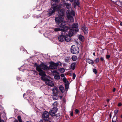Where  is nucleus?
Returning <instances> with one entry per match:
<instances>
[{
  "instance_id": "obj_1",
  "label": "nucleus",
  "mask_w": 122,
  "mask_h": 122,
  "mask_svg": "<svg viewBox=\"0 0 122 122\" xmlns=\"http://www.w3.org/2000/svg\"><path fill=\"white\" fill-rule=\"evenodd\" d=\"M35 65L36 67V70L39 72V75L41 76V79L45 81L46 84L51 86H54L53 82L49 80L47 77L45 72L42 70V69L45 70H48L49 69L48 67L43 63L39 65L35 63Z\"/></svg>"
},
{
  "instance_id": "obj_2",
  "label": "nucleus",
  "mask_w": 122,
  "mask_h": 122,
  "mask_svg": "<svg viewBox=\"0 0 122 122\" xmlns=\"http://www.w3.org/2000/svg\"><path fill=\"white\" fill-rule=\"evenodd\" d=\"M63 5L68 9L66 11V14L69 20L71 22H73L74 20L73 17L75 16V14L74 11L72 10L71 4L65 2Z\"/></svg>"
},
{
  "instance_id": "obj_3",
  "label": "nucleus",
  "mask_w": 122,
  "mask_h": 122,
  "mask_svg": "<svg viewBox=\"0 0 122 122\" xmlns=\"http://www.w3.org/2000/svg\"><path fill=\"white\" fill-rule=\"evenodd\" d=\"M55 21L56 23H61L60 25L64 26L66 23V21L64 20L63 17L62 16H60L58 15V17H55Z\"/></svg>"
},
{
  "instance_id": "obj_4",
  "label": "nucleus",
  "mask_w": 122,
  "mask_h": 122,
  "mask_svg": "<svg viewBox=\"0 0 122 122\" xmlns=\"http://www.w3.org/2000/svg\"><path fill=\"white\" fill-rule=\"evenodd\" d=\"M69 27L67 26H64L62 25H60L58 28H56L54 29L55 31H62V34H65L64 33L66 32V31L68 30Z\"/></svg>"
},
{
  "instance_id": "obj_5",
  "label": "nucleus",
  "mask_w": 122,
  "mask_h": 122,
  "mask_svg": "<svg viewBox=\"0 0 122 122\" xmlns=\"http://www.w3.org/2000/svg\"><path fill=\"white\" fill-rule=\"evenodd\" d=\"M49 113L46 111H45L42 114V117L43 119L45 121H48V122L49 121H50L51 122H51V121L50 120L49 118Z\"/></svg>"
},
{
  "instance_id": "obj_6",
  "label": "nucleus",
  "mask_w": 122,
  "mask_h": 122,
  "mask_svg": "<svg viewBox=\"0 0 122 122\" xmlns=\"http://www.w3.org/2000/svg\"><path fill=\"white\" fill-rule=\"evenodd\" d=\"M71 49V52L73 54H76L79 52V48L73 45L72 46Z\"/></svg>"
},
{
  "instance_id": "obj_7",
  "label": "nucleus",
  "mask_w": 122,
  "mask_h": 122,
  "mask_svg": "<svg viewBox=\"0 0 122 122\" xmlns=\"http://www.w3.org/2000/svg\"><path fill=\"white\" fill-rule=\"evenodd\" d=\"M56 10V8L55 7H51L47 11L48 14L49 16H50L54 14Z\"/></svg>"
},
{
  "instance_id": "obj_8",
  "label": "nucleus",
  "mask_w": 122,
  "mask_h": 122,
  "mask_svg": "<svg viewBox=\"0 0 122 122\" xmlns=\"http://www.w3.org/2000/svg\"><path fill=\"white\" fill-rule=\"evenodd\" d=\"M57 110V108L56 107H54L50 111V113L51 116H54Z\"/></svg>"
},
{
  "instance_id": "obj_9",
  "label": "nucleus",
  "mask_w": 122,
  "mask_h": 122,
  "mask_svg": "<svg viewBox=\"0 0 122 122\" xmlns=\"http://www.w3.org/2000/svg\"><path fill=\"white\" fill-rule=\"evenodd\" d=\"M67 32H68V31L67 32V31H66V32L64 33L65 34L64 35V34H63V35L62 34L61 35L59 36L58 39L60 42H63L65 40V37L66 36L65 34H67Z\"/></svg>"
},
{
  "instance_id": "obj_10",
  "label": "nucleus",
  "mask_w": 122,
  "mask_h": 122,
  "mask_svg": "<svg viewBox=\"0 0 122 122\" xmlns=\"http://www.w3.org/2000/svg\"><path fill=\"white\" fill-rule=\"evenodd\" d=\"M72 29H73V31H75L76 32H78V31L79 29L77 28V23L74 24L72 25Z\"/></svg>"
},
{
  "instance_id": "obj_11",
  "label": "nucleus",
  "mask_w": 122,
  "mask_h": 122,
  "mask_svg": "<svg viewBox=\"0 0 122 122\" xmlns=\"http://www.w3.org/2000/svg\"><path fill=\"white\" fill-rule=\"evenodd\" d=\"M48 67L49 69H49V68L51 69H55L57 68V65L56 63L52 62L50 64L49 66V67Z\"/></svg>"
},
{
  "instance_id": "obj_12",
  "label": "nucleus",
  "mask_w": 122,
  "mask_h": 122,
  "mask_svg": "<svg viewBox=\"0 0 122 122\" xmlns=\"http://www.w3.org/2000/svg\"><path fill=\"white\" fill-rule=\"evenodd\" d=\"M65 12V10L64 9H61L58 11V12L59 15L60 16H62L63 17V15Z\"/></svg>"
},
{
  "instance_id": "obj_13",
  "label": "nucleus",
  "mask_w": 122,
  "mask_h": 122,
  "mask_svg": "<svg viewBox=\"0 0 122 122\" xmlns=\"http://www.w3.org/2000/svg\"><path fill=\"white\" fill-rule=\"evenodd\" d=\"M65 39L66 41L67 42H69L71 41V36H69L68 34H65Z\"/></svg>"
},
{
  "instance_id": "obj_14",
  "label": "nucleus",
  "mask_w": 122,
  "mask_h": 122,
  "mask_svg": "<svg viewBox=\"0 0 122 122\" xmlns=\"http://www.w3.org/2000/svg\"><path fill=\"white\" fill-rule=\"evenodd\" d=\"M81 28L85 34H87L88 30V29L87 27L84 26L82 27Z\"/></svg>"
},
{
  "instance_id": "obj_15",
  "label": "nucleus",
  "mask_w": 122,
  "mask_h": 122,
  "mask_svg": "<svg viewBox=\"0 0 122 122\" xmlns=\"http://www.w3.org/2000/svg\"><path fill=\"white\" fill-rule=\"evenodd\" d=\"M74 31H73V30L72 29L69 30L68 32V34L69 36H73V32Z\"/></svg>"
},
{
  "instance_id": "obj_16",
  "label": "nucleus",
  "mask_w": 122,
  "mask_h": 122,
  "mask_svg": "<svg viewBox=\"0 0 122 122\" xmlns=\"http://www.w3.org/2000/svg\"><path fill=\"white\" fill-rule=\"evenodd\" d=\"M76 64V63H73L71 64L70 67V69L74 70L75 68Z\"/></svg>"
},
{
  "instance_id": "obj_17",
  "label": "nucleus",
  "mask_w": 122,
  "mask_h": 122,
  "mask_svg": "<svg viewBox=\"0 0 122 122\" xmlns=\"http://www.w3.org/2000/svg\"><path fill=\"white\" fill-rule=\"evenodd\" d=\"M74 3L73 4V5L75 7H76L77 5L78 6H79V1L78 0H74Z\"/></svg>"
},
{
  "instance_id": "obj_18",
  "label": "nucleus",
  "mask_w": 122,
  "mask_h": 122,
  "mask_svg": "<svg viewBox=\"0 0 122 122\" xmlns=\"http://www.w3.org/2000/svg\"><path fill=\"white\" fill-rule=\"evenodd\" d=\"M86 62L90 64H93L94 63L93 61L90 59H88L86 60Z\"/></svg>"
},
{
  "instance_id": "obj_19",
  "label": "nucleus",
  "mask_w": 122,
  "mask_h": 122,
  "mask_svg": "<svg viewBox=\"0 0 122 122\" xmlns=\"http://www.w3.org/2000/svg\"><path fill=\"white\" fill-rule=\"evenodd\" d=\"M59 88L60 90L62 93H63L64 92L65 89L64 87L62 86H60Z\"/></svg>"
},
{
  "instance_id": "obj_20",
  "label": "nucleus",
  "mask_w": 122,
  "mask_h": 122,
  "mask_svg": "<svg viewBox=\"0 0 122 122\" xmlns=\"http://www.w3.org/2000/svg\"><path fill=\"white\" fill-rule=\"evenodd\" d=\"M53 93H57L58 92V90L56 87H55L52 89Z\"/></svg>"
},
{
  "instance_id": "obj_21",
  "label": "nucleus",
  "mask_w": 122,
  "mask_h": 122,
  "mask_svg": "<svg viewBox=\"0 0 122 122\" xmlns=\"http://www.w3.org/2000/svg\"><path fill=\"white\" fill-rule=\"evenodd\" d=\"M62 6V5L61 4H60L57 6H54V7H56V10H57L58 11L60 10V9L61 8Z\"/></svg>"
},
{
  "instance_id": "obj_22",
  "label": "nucleus",
  "mask_w": 122,
  "mask_h": 122,
  "mask_svg": "<svg viewBox=\"0 0 122 122\" xmlns=\"http://www.w3.org/2000/svg\"><path fill=\"white\" fill-rule=\"evenodd\" d=\"M79 39L81 41H83L84 40V37L80 35L79 36Z\"/></svg>"
},
{
  "instance_id": "obj_23",
  "label": "nucleus",
  "mask_w": 122,
  "mask_h": 122,
  "mask_svg": "<svg viewBox=\"0 0 122 122\" xmlns=\"http://www.w3.org/2000/svg\"><path fill=\"white\" fill-rule=\"evenodd\" d=\"M71 59L73 61H75L77 60V56H73L72 57Z\"/></svg>"
},
{
  "instance_id": "obj_24",
  "label": "nucleus",
  "mask_w": 122,
  "mask_h": 122,
  "mask_svg": "<svg viewBox=\"0 0 122 122\" xmlns=\"http://www.w3.org/2000/svg\"><path fill=\"white\" fill-rule=\"evenodd\" d=\"M117 119V117L114 116L112 119V122H116Z\"/></svg>"
},
{
  "instance_id": "obj_25",
  "label": "nucleus",
  "mask_w": 122,
  "mask_h": 122,
  "mask_svg": "<svg viewBox=\"0 0 122 122\" xmlns=\"http://www.w3.org/2000/svg\"><path fill=\"white\" fill-rule=\"evenodd\" d=\"M66 90L67 91L69 88V85L68 84L66 83L65 84Z\"/></svg>"
},
{
  "instance_id": "obj_26",
  "label": "nucleus",
  "mask_w": 122,
  "mask_h": 122,
  "mask_svg": "<svg viewBox=\"0 0 122 122\" xmlns=\"http://www.w3.org/2000/svg\"><path fill=\"white\" fill-rule=\"evenodd\" d=\"M59 71L62 73H63L65 71V70L64 68H61L59 69Z\"/></svg>"
},
{
  "instance_id": "obj_27",
  "label": "nucleus",
  "mask_w": 122,
  "mask_h": 122,
  "mask_svg": "<svg viewBox=\"0 0 122 122\" xmlns=\"http://www.w3.org/2000/svg\"><path fill=\"white\" fill-rule=\"evenodd\" d=\"M54 78L56 79H59L60 78V76L58 75L55 76Z\"/></svg>"
},
{
  "instance_id": "obj_28",
  "label": "nucleus",
  "mask_w": 122,
  "mask_h": 122,
  "mask_svg": "<svg viewBox=\"0 0 122 122\" xmlns=\"http://www.w3.org/2000/svg\"><path fill=\"white\" fill-rule=\"evenodd\" d=\"M17 118L19 122H22V121L21 119V117L20 116H18L17 117Z\"/></svg>"
},
{
  "instance_id": "obj_29",
  "label": "nucleus",
  "mask_w": 122,
  "mask_h": 122,
  "mask_svg": "<svg viewBox=\"0 0 122 122\" xmlns=\"http://www.w3.org/2000/svg\"><path fill=\"white\" fill-rule=\"evenodd\" d=\"M62 80L65 83H67L68 82L67 80H66V78L65 77L63 78Z\"/></svg>"
},
{
  "instance_id": "obj_30",
  "label": "nucleus",
  "mask_w": 122,
  "mask_h": 122,
  "mask_svg": "<svg viewBox=\"0 0 122 122\" xmlns=\"http://www.w3.org/2000/svg\"><path fill=\"white\" fill-rule=\"evenodd\" d=\"M57 101H55L53 103V106H54V107H56L57 106Z\"/></svg>"
},
{
  "instance_id": "obj_31",
  "label": "nucleus",
  "mask_w": 122,
  "mask_h": 122,
  "mask_svg": "<svg viewBox=\"0 0 122 122\" xmlns=\"http://www.w3.org/2000/svg\"><path fill=\"white\" fill-rule=\"evenodd\" d=\"M53 99L54 100H56L58 99V96H56V97H53Z\"/></svg>"
},
{
  "instance_id": "obj_32",
  "label": "nucleus",
  "mask_w": 122,
  "mask_h": 122,
  "mask_svg": "<svg viewBox=\"0 0 122 122\" xmlns=\"http://www.w3.org/2000/svg\"><path fill=\"white\" fill-rule=\"evenodd\" d=\"M56 64L57 65V67L58 65L61 66V63L60 62H58Z\"/></svg>"
},
{
  "instance_id": "obj_33",
  "label": "nucleus",
  "mask_w": 122,
  "mask_h": 122,
  "mask_svg": "<svg viewBox=\"0 0 122 122\" xmlns=\"http://www.w3.org/2000/svg\"><path fill=\"white\" fill-rule=\"evenodd\" d=\"M118 110H115L114 111L115 114L116 115L117 114V113L118 112Z\"/></svg>"
},
{
  "instance_id": "obj_34",
  "label": "nucleus",
  "mask_w": 122,
  "mask_h": 122,
  "mask_svg": "<svg viewBox=\"0 0 122 122\" xmlns=\"http://www.w3.org/2000/svg\"><path fill=\"white\" fill-rule=\"evenodd\" d=\"M31 71V73H33L34 74L36 73V71Z\"/></svg>"
},
{
  "instance_id": "obj_35",
  "label": "nucleus",
  "mask_w": 122,
  "mask_h": 122,
  "mask_svg": "<svg viewBox=\"0 0 122 122\" xmlns=\"http://www.w3.org/2000/svg\"><path fill=\"white\" fill-rule=\"evenodd\" d=\"M99 58H96L95 60V61L96 62H99Z\"/></svg>"
},
{
  "instance_id": "obj_36",
  "label": "nucleus",
  "mask_w": 122,
  "mask_h": 122,
  "mask_svg": "<svg viewBox=\"0 0 122 122\" xmlns=\"http://www.w3.org/2000/svg\"><path fill=\"white\" fill-rule=\"evenodd\" d=\"M53 93V97H56V96H57V93Z\"/></svg>"
},
{
  "instance_id": "obj_37",
  "label": "nucleus",
  "mask_w": 122,
  "mask_h": 122,
  "mask_svg": "<svg viewBox=\"0 0 122 122\" xmlns=\"http://www.w3.org/2000/svg\"><path fill=\"white\" fill-rule=\"evenodd\" d=\"M76 77V75L75 74V73H73V79H74Z\"/></svg>"
},
{
  "instance_id": "obj_38",
  "label": "nucleus",
  "mask_w": 122,
  "mask_h": 122,
  "mask_svg": "<svg viewBox=\"0 0 122 122\" xmlns=\"http://www.w3.org/2000/svg\"><path fill=\"white\" fill-rule=\"evenodd\" d=\"M93 71L95 73H97V70L95 69H94L93 70Z\"/></svg>"
},
{
  "instance_id": "obj_39",
  "label": "nucleus",
  "mask_w": 122,
  "mask_h": 122,
  "mask_svg": "<svg viewBox=\"0 0 122 122\" xmlns=\"http://www.w3.org/2000/svg\"><path fill=\"white\" fill-rule=\"evenodd\" d=\"M100 59L102 61H105L104 60V58L103 57H100Z\"/></svg>"
},
{
  "instance_id": "obj_40",
  "label": "nucleus",
  "mask_w": 122,
  "mask_h": 122,
  "mask_svg": "<svg viewBox=\"0 0 122 122\" xmlns=\"http://www.w3.org/2000/svg\"><path fill=\"white\" fill-rule=\"evenodd\" d=\"M61 76L62 77H65V75L64 74H62L61 75Z\"/></svg>"
},
{
  "instance_id": "obj_41",
  "label": "nucleus",
  "mask_w": 122,
  "mask_h": 122,
  "mask_svg": "<svg viewBox=\"0 0 122 122\" xmlns=\"http://www.w3.org/2000/svg\"><path fill=\"white\" fill-rule=\"evenodd\" d=\"M59 0H52V1L54 2H57Z\"/></svg>"
},
{
  "instance_id": "obj_42",
  "label": "nucleus",
  "mask_w": 122,
  "mask_h": 122,
  "mask_svg": "<svg viewBox=\"0 0 122 122\" xmlns=\"http://www.w3.org/2000/svg\"><path fill=\"white\" fill-rule=\"evenodd\" d=\"M75 112L76 113H78L79 112V110L76 109L75 110Z\"/></svg>"
},
{
  "instance_id": "obj_43",
  "label": "nucleus",
  "mask_w": 122,
  "mask_h": 122,
  "mask_svg": "<svg viewBox=\"0 0 122 122\" xmlns=\"http://www.w3.org/2000/svg\"><path fill=\"white\" fill-rule=\"evenodd\" d=\"M121 105H122V104L120 103H118V106L119 107L120 106H121Z\"/></svg>"
},
{
  "instance_id": "obj_44",
  "label": "nucleus",
  "mask_w": 122,
  "mask_h": 122,
  "mask_svg": "<svg viewBox=\"0 0 122 122\" xmlns=\"http://www.w3.org/2000/svg\"><path fill=\"white\" fill-rule=\"evenodd\" d=\"M66 1H70L71 2H72L73 1V0H66Z\"/></svg>"
},
{
  "instance_id": "obj_45",
  "label": "nucleus",
  "mask_w": 122,
  "mask_h": 122,
  "mask_svg": "<svg viewBox=\"0 0 122 122\" xmlns=\"http://www.w3.org/2000/svg\"><path fill=\"white\" fill-rule=\"evenodd\" d=\"M110 57V56L109 55H107V59H108Z\"/></svg>"
},
{
  "instance_id": "obj_46",
  "label": "nucleus",
  "mask_w": 122,
  "mask_h": 122,
  "mask_svg": "<svg viewBox=\"0 0 122 122\" xmlns=\"http://www.w3.org/2000/svg\"><path fill=\"white\" fill-rule=\"evenodd\" d=\"M70 115L71 116H73V113L72 112H71V113Z\"/></svg>"
},
{
  "instance_id": "obj_47",
  "label": "nucleus",
  "mask_w": 122,
  "mask_h": 122,
  "mask_svg": "<svg viewBox=\"0 0 122 122\" xmlns=\"http://www.w3.org/2000/svg\"><path fill=\"white\" fill-rule=\"evenodd\" d=\"M115 90H116V89H115V88H114L113 89V92H115Z\"/></svg>"
},
{
  "instance_id": "obj_48",
  "label": "nucleus",
  "mask_w": 122,
  "mask_h": 122,
  "mask_svg": "<svg viewBox=\"0 0 122 122\" xmlns=\"http://www.w3.org/2000/svg\"><path fill=\"white\" fill-rule=\"evenodd\" d=\"M111 114L110 113V118H111Z\"/></svg>"
},
{
  "instance_id": "obj_49",
  "label": "nucleus",
  "mask_w": 122,
  "mask_h": 122,
  "mask_svg": "<svg viewBox=\"0 0 122 122\" xmlns=\"http://www.w3.org/2000/svg\"><path fill=\"white\" fill-rule=\"evenodd\" d=\"M62 96H60V98L61 99H62Z\"/></svg>"
},
{
  "instance_id": "obj_50",
  "label": "nucleus",
  "mask_w": 122,
  "mask_h": 122,
  "mask_svg": "<svg viewBox=\"0 0 122 122\" xmlns=\"http://www.w3.org/2000/svg\"><path fill=\"white\" fill-rule=\"evenodd\" d=\"M14 122H18L17 120H16Z\"/></svg>"
},
{
  "instance_id": "obj_51",
  "label": "nucleus",
  "mask_w": 122,
  "mask_h": 122,
  "mask_svg": "<svg viewBox=\"0 0 122 122\" xmlns=\"http://www.w3.org/2000/svg\"><path fill=\"white\" fill-rule=\"evenodd\" d=\"M93 55H94V56H95V52H94L93 53Z\"/></svg>"
},
{
  "instance_id": "obj_52",
  "label": "nucleus",
  "mask_w": 122,
  "mask_h": 122,
  "mask_svg": "<svg viewBox=\"0 0 122 122\" xmlns=\"http://www.w3.org/2000/svg\"><path fill=\"white\" fill-rule=\"evenodd\" d=\"M120 24L122 26V22H121L120 23Z\"/></svg>"
},
{
  "instance_id": "obj_53",
  "label": "nucleus",
  "mask_w": 122,
  "mask_h": 122,
  "mask_svg": "<svg viewBox=\"0 0 122 122\" xmlns=\"http://www.w3.org/2000/svg\"><path fill=\"white\" fill-rule=\"evenodd\" d=\"M31 122L30 121H27V122Z\"/></svg>"
},
{
  "instance_id": "obj_54",
  "label": "nucleus",
  "mask_w": 122,
  "mask_h": 122,
  "mask_svg": "<svg viewBox=\"0 0 122 122\" xmlns=\"http://www.w3.org/2000/svg\"><path fill=\"white\" fill-rule=\"evenodd\" d=\"M25 94H23V96H25Z\"/></svg>"
},
{
  "instance_id": "obj_55",
  "label": "nucleus",
  "mask_w": 122,
  "mask_h": 122,
  "mask_svg": "<svg viewBox=\"0 0 122 122\" xmlns=\"http://www.w3.org/2000/svg\"><path fill=\"white\" fill-rule=\"evenodd\" d=\"M107 102H108L109 101V100L107 99Z\"/></svg>"
},
{
  "instance_id": "obj_56",
  "label": "nucleus",
  "mask_w": 122,
  "mask_h": 122,
  "mask_svg": "<svg viewBox=\"0 0 122 122\" xmlns=\"http://www.w3.org/2000/svg\"><path fill=\"white\" fill-rule=\"evenodd\" d=\"M121 117H122V115L121 116Z\"/></svg>"
},
{
  "instance_id": "obj_57",
  "label": "nucleus",
  "mask_w": 122,
  "mask_h": 122,
  "mask_svg": "<svg viewBox=\"0 0 122 122\" xmlns=\"http://www.w3.org/2000/svg\"><path fill=\"white\" fill-rule=\"evenodd\" d=\"M52 72H55V71H52Z\"/></svg>"
},
{
  "instance_id": "obj_58",
  "label": "nucleus",
  "mask_w": 122,
  "mask_h": 122,
  "mask_svg": "<svg viewBox=\"0 0 122 122\" xmlns=\"http://www.w3.org/2000/svg\"><path fill=\"white\" fill-rule=\"evenodd\" d=\"M48 122H51V121H49Z\"/></svg>"
},
{
  "instance_id": "obj_59",
  "label": "nucleus",
  "mask_w": 122,
  "mask_h": 122,
  "mask_svg": "<svg viewBox=\"0 0 122 122\" xmlns=\"http://www.w3.org/2000/svg\"><path fill=\"white\" fill-rule=\"evenodd\" d=\"M106 57H107V55H106Z\"/></svg>"
}]
</instances>
